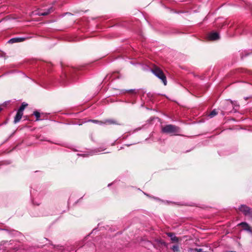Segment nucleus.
Returning a JSON list of instances; mask_svg holds the SVG:
<instances>
[{
	"label": "nucleus",
	"instance_id": "7",
	"mask_svg": "<svg viewBox=\"0 0 252 252\" xmlns=\"http://www.w3.org/2000/svg\"><path fill=\"white\" fill-rule=\"evenodd\" d=\"M239 225L242 226L244 229L251 231V228L250 226L246 222H242L240 223Z\"/></svg>",
	"mask_w": 252,
	"mask_h": 252
},
{
	"label": "nucleus",
	"instance_id": "9",
	"mask_svg": "<svg viewBox=\"0 0 252 252\" xmlns=\"http://www.w3.org/2000/svg\"><path fill=\"white\" fill-rule=\"evenodd\" d=\"M27 106V104L23 103L18 111L23 113L24 110L25 109V108H26V107Z\"/></svg>",
	"mask_w": 252,
	"mask_h": 252
},
{
	"label": "nucleus",
	"instance_id": "8",
	"mask_svg": "<svg viewBox=\"0 0 252 252\" xmlns=\"http://www.w3.org/2000/svg\"><path fill=\"white\" fill-rule=\"evenodd\" d=\"M52 11H53L52 8H50L48 9L47 11H46V12L39 13V15H41V16L47 15L48 14H49V13H50Z\"/></svg>",
	"mask_w": 252,
	"mask_h": 252
},
{
	"label": "nucleus",
	"instance_id": "13",
	"mask_svg": "<svg viewBox=\"0 0 252 252\" xmlns=\"http://www.w3.org/2000/svg\"><path fill=\"white\" fill-rule=\"evenodd\" d=\"M9 42H10V43H15V42H17V38H12V39H11L9 41Z\"/></svg>",
	"mask_w": 252,
	"mask_h": 252
},
{
	"label": "nucleus",
	"instance_id": "14",
	"mask_svg": "<svg viewBox=\"0 0 252 252\" xmlns=\"http://www.w3.org/2000/svg\"><path fill=\"white\" fill-rule=\"evenodd\" d=\"M105 123L114 124L115 123L112 120H106V122H105Z\"/></svg>",
	"mask_w": 252,
	"mask_h": 252
},
{
	"label": "nucleus",
	"instance_id": "15",
	"mask_svg": "<svg viewBox=\"0 0 252 252\" xmlns=\"http://www.w3.org/2000/svg\"><path fill=\"white\" fill-rule=\"evenodd\" d=\"M17 38V42H21L24 40V38Z\"/></svg>",
	"mask_w": 252,
	"mask_h": 252
},
{
	"label": "nucleus",
	"instance_id": "2",
	"mask_svg": "<svg viewBox=\"0 0 252 252\" xmlns=\"http://www.w3.org/2000/svg\"><path fill=\"white\" fill-rule=\"evenodd\" d=\"M152 72L159 79H160L165 86L167 85L166 78L163 71L158 67L155 66L152 69Z\"/></svg>",
	"mask_w": 252,
	"mask_h": 252
},
{
	"label": "nucleus",
	"instance_id": "10",
	"mask_svg": "<svg viewBox=\"0 0 252 252\" xmlns=\"http://www.w3.org/2000/svg\"><path fill=\"white\" fill-rule=\"evenodd\" d=\"M218 114L217 112L216 111V110H213L209 115V116L210 118H212L216 116Z\"/></svg>",
	"mask_w": 252,
	"mask_h": 252
},
{
	"label": "nucleus",
	"instance_id": "18",
	"mask_svg": "<svg viewBox=\"0 0 252 252\" xmlns=\"http://www.w3.org/2000/svg\"><path fill=\"white\" fill-rule=\"evenodd\" d=\"M160 243H161V244H163L164 245H165V243L164 242L161 241Z\"/></svg>",
	"mask_w": 252,
	"mask_h": 252
},
{
	"label": "nucleus",
	"instance_id": "12",
	"mask_svg": "<svg viewBox=\"0 0 252 252\" xmlns=\"http://www.w3.org/2000/svg\"><path fill=\"white\" fill-rule=\"evenodd\" d=\"M172 250L174 252H178L179 251V248L178 245H174L172 247Z\"/></svg>",
	"mask_w": 252,
	"mask_h": 252
},
{
	"label": "nucleus",
	"instance_id": "21",
	"mask_svg": "<svg viewBox=\"0 0 252 252\" xmlns=\"http://www.w3.org/2000/svg\"><path fill=\"white\" fill-rule=\"evenodd\" d=\"M1 108L0 107V111H1Z\"/></svg>",
	"mask_w": 252,
	"mask_h": 252
},
{
	"label": "nucleus",
	"instance_id": "4",
	"mask_svg": "<svg viewBox=\"0 0 252 252\" xmlns=\"http://www.w3.org/2000/svg\"><path fill=\"white\" fill-rule=\"evenodd\" d=\"M208 38L210 40H214L219 38V35L216 32H213L208 35Z\"/></svg>",
	"mask_w": 252,
	"mask_h": 252
},
{
	"label": "nucleus",
	"instance_id": "17",
	"mask_svg": "<svg viewBox=\"0 0 252 252\" xmlns=\"http://www.w3.org/2000/svg\"><path fill=\"white\" fill-rule=\"evenodd\" d=\"M129 92H130L131 93H136L135 90H130L128 91Z\"/></svg>",
	"mask_w": 252,
	"mask_h": 252
},
{
	"label": "nucleus",
	"instance_id": "5",
	"mask_svg": "<svg viewBox=\"0 0 252 252\" xmlns=\"http://www.w3.org/2000/svg\"><path fill=\"white\" fill-rule=\"evenodd\" d=\"M23 113H22L20 111H17V114L14 118V123H16L18 122L22 118Z\"/></svg>",
	"mask_w": 252,
	"mask_h": 252
},
{
	"label": "nucleus",
	"instance_id": "16",
	"mask_svg": "<svg viewBox=\"0 0 252 252\" xmlns=\"http://www.w3.org/2000/svg\"><path fill=\"white\" fill-rule=\"evenodd\" d=\"M92 121L93 122H94V123H99V124H102L103 123H102V122H98V121H96V120H92Z\"/></svg>",
	"mask_w": 252,
	"mask_h": 252
},
{
	"label": "nucleus",
	"instance_id": "19",
	"mask_svg": "<svg viewBox=\"0 0 252 252\" xmlns=\"http://www.w3.org/2000/svg\"><path fill=\"white\" fill-rule=\"evenodd\" d=\"M86 246H85V247H84V249H86Z\"/></svg>",
	"mask_w": 252,
	"mask_h": 252
},
{
	"label": "nucleus",
	"instance_id": "20",
	"mask_svg": "<svg viewBox=\"0 0 252 252\" xmlns=\"http://www.w3.org/2000/svg\"><path fill=\"white\" fill-rule=\"evenodd\" d=\"M73 251V250H70V252H71V251Z\"/></svg>",
	"mask_w": 252,
	"mask_h": 252
},
{
	"label": "nucleus",
	"instance_id": "6",
	"mask_svg": "<svg viewBox=\"0 0 252 252\" xmlns=\"http://www.w3.org/2000/svg\"><path fill=\"white\" fill-rule=\"evenodd\" d=\"M168 236L170 237L171 240L175 242H178L179 241V238L177 237L173 233H167Z\"/></svg>",
	"mask_w": 252,
	"mask_h": 252
},
{
	"label": "nucleus",
	"instance_id": "11",
	"mask_svg": "<svg viewBox=\"0 0 252 252\" xmlns=\"http://www.w3.org/2000/svg\"><path fill=\"white\" fill-rule=\"evenodd\" d=\"M33 114L36 117V121H39L40 119H39V118H40V114L39 112H37V111H34V113H33Z\"/></svg>",
	"mask_w": 252,
	"mask_h": 252
},
{
	"label": "nucleus",
	"instance_id": "3",
	"mask_svg": "<svg viewBox=\"0 0 252 252\" xmlns=\"http://www.w3.org/2000/svg\"><path fill=\"white\" fill-rule=\"evenodd\" d=\"M240 211L242 212L245 216L252 218V210L248 206L242 205L239 208Z\"/></svg>",
	"mask_w": 252,
	"mask_h": 252
},
{
	"label": "nucleus",
	"instance_id": "1",
	"mask_svg": "<svg viewBox=\"0 0 252 252\" xmlns=\"http://www.w3.org/2000/svg\"><path fill=\"white\" fill-rule=\"evenodd\" d=\"M161 131L163 133L177 135L179 132V128L172 125H167L162 127Z\"/></svg>",
	"mask_w": 252,
	"mask_h": 252
}]
</instances>
